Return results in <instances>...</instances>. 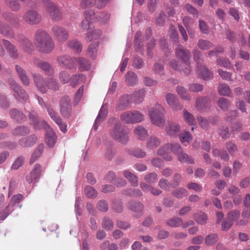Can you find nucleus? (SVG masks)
I'll return each instance as SVG.
<instances>
[{
  "label": "nucleus",
  "instance_id": "6ab92c4d",
  "mask_svg": "<svg viewBox=\"0 0 250 250\" xmlns=\"http://www.w3.org/2000/svg\"><path fill=\"white\" fill-rule=\"evenodd\" d=\"M180 126L174 123H169L165 127L167 135L171 137L176 136L180 131Z\"/></svg>",
  "mask_w": 250,
  "mask_h": 250
},
{
  "label": "nucleus",
  "instance_id": "dca6fc26",
  "mask_svg": "<svg viewBox=\"0 0 250 250\" xmlns=\"http://www.w3.org/2000/svg\"><path fill=\"white\" fill-rule=\"evenodd\" d=\"M166 99L167 104L175 111H178L182 109V106L178 103V99L177 96L171 93H168L166 96Z\"/></svg>",
  "mask_w": 250,
  "mask_h": 250
},
{
  "label": "nucleus",
  "instance_id": "6e6552de",
  "mask_svg": "<svg viewBox=\"0 0 250 250\" xmlns=\"http://www.w3.org/2000/svg\"><path fill=\"white\" fill-rule=\"evenodd\" d=\"M42 4L54 20L58 21L62 19V13L55 3L50 0H44Z\"/></svg>",
  "mask_w": 250,
  "mask_h": 250
},
{
  "label": "nucleus",
  "instance_id": "c85d7f7f",
  "mask_svg": "<svg viewBox=\"0 0 250 250\" xmlns=\"http://www.w3.org/2000/svg\"><path fill=\"white\" fill-rule=\"evenodd\" d=\"M123 175L131 183L133 187H137L138 185L137 176L128 170H125L123 172Z\"/></svg>",
  "mask_w": 250,
  "mask_h": 250
},
{
  "label": "nucleus",
  "instance_id": "a211bd4d",
  "mask_svg": "<svg viewBox=\"0 0 250 250\" xmlns=\"http://www.w3.org/2000/svg\"><path fill=\"white\" fill-rule=\"evenodd\" d=\"M195 105L198 110L203 111L210 107V103L207 98L199 97L196 99Z\"/></svg>",
  "mask_w": 250,
  "mask_h": 250
},
{
  "label": "nucleus",
  "instance_id": "423d86ee",
  "mask_svg": "<svg viewBox=\"0 0 250 250\" xmlns=\"http://www.w3.org/2000/svg\"><path fill=\"white\" fill-rule=\"evenodd\" d=\"M121 121L126 124L138 123L144 120V115L137 110L127 111L120 116Z\"/></svg>",
  "mask_w": 250,
  "mask_h": 250
},
{
  "label": "nucleus",
  "instance_id": "09e8293b",
  "mask_svg": "<svg viewBox=\"0 0 250 250\" xmlns=\"http://www.w3.org/2000/svg\"><path fill=\"white\" fill-rule=\"evenodd\" d=\"M76 61L79 64L80 69L81 70H87L90 66L89 62L84 58H79Z\"/></svg>",
  "mask_w": 250,
  "mask_h": 250
},
{
  "label": "nucleus",
  "instance_id": "3c124183",
  "mask_svg": "<svg viewBox=\"0 0 250 250\" xmlns=\"http://www.w3.org/2000/svg\"><path fill=\"white\" fill-rule=\"evenodd\" d=\"M196 222L199 224L204 225L206 223L208 219L207 216L203 212H199L194 215Z\"/></svg>",
  "mask_w": 250,
  "mask_h": 250
},
{
  "label": "nucleus",
  "instance_id": "c03bdc74",
  "mask_svg": "<svg viewBox=\"0 0 250 250\" xmlns=\"http://www.w3.org/2000/svg\"><path fill=\"white\" fill-rule=\"evenodd\" d=\"M6 4L13 11H18L21 8L17 0H6Z\"/></svg>",
  "mask_w": 250,
  "mask_h": 250
},
{
  "label": "nucleus",
  "instance_id": "7c9ffc66",
  "mask_svg": "<svg viewBox=\"0 0 250 250\" xmlns=\"http://www.w3.org/2000/svg\"><path fill=\"white\" fill-rule=\"evenodd\" d=\"M15 69L22 83L26 85H28L30 83L29 79L23 68L19 65H16Z\"/></svg>",
  "mask_w": 250,
  "mask_h": 250
},
{
  "label": "nucleus",
  "instance_id": "4c0bfd02",
  "mask_svg": "<svg viewBox=\"0 0 250 250\" xmlns=\"http://www.w3.org/2000/svg\"><path fill=\"white\" fill-rule=\"evenodd\" d=\"M172 194L177 199H182L188 195V192L185 188H180L173 190Z\"/></svg>",
  "mask_w": 250,
  "mask_h": 250
},
{
  "label": "nucleus",
  "instance_id": "603ef678",
  "mask_svg": "<svg viewBox=\"0 0 250 250\" xmlns=\"http://www.w3.org/2000/svg\"><path fill=\"white\" fill-rule=\"evenodd\" d=\"M11 204H8L6 207L0 212V220H4L14 210V208H11Z\"/></svg>",
  "mask_w": 250,
  "mask_h": 250
},
{
  "label": "nucleus",
  "instance_id": "ddd939ff",
  "mask_svg": "<svg viewBox=\"0 0 250 250\" xmlns=\"http://www.w3.org/2000/svg\"><path fill=\"white\" fill-rule=\"evenodd\" d=\"M2 42L8 55L13 59H17L19 58V53L17 47L8 40L5 39H2Z\"/></svg>",
  "mask_w": 250,
  "mask_h": 250
},
{
  "label": "nucleus",
  "instance_id": "6e6d98bb",
  "mask_svg": "<svg viewBox=\"0 0 250 250\" xmlns=\"http://www.w3.org/2000/svg\"><path fill=\"white\" fill-rule=\"evenodd\" d=\"M184 119L185 122L189 125H194L195 121L194 116L187 110L184 111Z\"/></svg>",
  "mask_w": 250,
  "mask_h": 250
},
{
  "label": "nucleus",
  "instance_id": "79ce46f5",
  "mask_svg": "<svg viewBox=\"0 0 250 250\" xmlns=\"http://www.w3.org/2000/svg\"><path fill=\"white\" fill-rule=\"evenodd\" d=\"M212 153L214 156H220L221 159L225 161H228L229 159V154L226 152V151L224 150H219L216 148L213 150Z\"/></svg>",
  "mask_w": 250,
  "mask_h": 250
},
{
  "label": "nucleus",
  "instance_id": "338daca9",
  "mask_svg": "<svg viewBox=\"0 0 250 250\" xmlns=\"http://www.w3.org/2000/svg\"><path fill=\"white\" fill-rule=\"evenodd\" d=\"M114 226L113 223L110 219L104 217L102 223V227L106 230H111Z\"/></svg>",
  "mask_w": 250,
  "mask_h": 250
},
{
  "label": "nucleus",
  "instance_id": "13d9d810",
  "mask_svg": "<svg viewBox=\"0 0 250 250\" xmlns=\"http://www.w3.org/2000/svg\"><path fill=\"white\" fill-rule=\"evenodd\" d=\"M144 180L148 184L154 183L158 180V175L155 172L147 173L145 176Z\"/></svg>",
  "mask_w": 250,
  "mask_h": 250
},
{
  "label": "nucleus",
  "instance_id": "f3484780",
  "mask_svg": "<svg viewBox=\"0 0 250 250\" xmlns=\"http://www.w3.org/2000/svg\"><path fill=\"white\" fill-rule=\"evenodd\" d=\"M107 114L108 109L106 106L105 105H103L95 119V123L93 126V128L94 129H97L98 125L105 119Z\"/></svg>",
  "mask_w": 250,
  "mask_h": 250
},
{
  "label": "nucleus",
  "instance_id": "f8f14e48",
  "mask_svg": "<svg viewBox=\"0 0 250 250\" xmlns=\"http://www.w3.org/2000/svg\"><path fill=\"white\" fill-rule=\"evenodd\" d=\"M9 82L14 91V97L17 99L19 97L23 101H26L28 97L25 90L21 88L14 81L10 80Z\"/></svg>",
  "mask_w": 250,
  "mask_h": 250
},
{
  "label": "nucleus",
  "instance_id": "ea45409f",
  "mask_svg": "<svg viewBox=\"0 0 250 250\" xmlns=\"http://www.w3.org/2000/svg\"><path fill=\"white\" fill-rule=\"evenodd\" d=\"M85 79V76L83 74L73 75L71 79L70 84L73 86H76L78 84L83 83Z\"/></svg>",
  "mask_w": 250,
  "mask_h": 250
},
{
  "label": "nucleus",
  "instance_id": "a878e982",
  "mask_svg": "<svg viewBox=\"0 0 250 250\" xmlns=\"http://www.w3.org/2000/svg\"><path fill=\"white\" fill-rule=\"evenodd\" d=\"M37 138L32 135L27 138H23L19 141L20 145L23 147H29L33 146L37 142Z\"/></svg>",
  "mask_w": 250,
  "mask_h": 250
},
{
  "label": "nucleus",
  "instance_id": "1a4fd4ad",
  "mask_svg": "<svg viewBox=\"0 0 250 250\" xmlns=\"http://www.w3.org/2000/svg\"><path fill=\"white\" fill-rule=\"evenodd\" d=\"M176 57L181 60L186 65L190 63L191 58L190 52L189 50L181 45H178L175 49Z\"/></svg>",
  "mask_w": 250,
  "mask_h": 250
},
{
  "label": "nucleus",
  "instance_id": "5701e85b",
  "mask_svg": "<svg viewBox=\"0 0 250 250\" xmlns=\"http://www.w3.org/2000/svg\"><path fill=\"white\" fill-rule=\"evenodd\" d=\"M3 18L8 21L13 27H18L20 25L19 20L14 14L11 12H6L2 14Z\"/></svg>",
  "mask_w": 250,
  "mask_h": 250
},
{
  "label": "nucleus",
  "instance_id": "412c9836",
  "mask_svg": "<svg viewBox=\"0 0 250 250\" xmlns=\"http://www.w3.org/2000/svg\"><path fill=\"white\" fill-rule=\"evenodd\" d=\"M131 100H132L131 96L128 95L121 97L117 104V109L119 110H124L128 108Z\"/></svg>",
  "mask_w": 250,
  "mask_h": 250
},
{
  "label": "nucleus",
  "instance_id": "8fccbe9b",
  "mask_svg": "<svg viewBox=\"0 0 250 250\" xmlns=\"http://www.w3.org/2000/svg\"><path fill=\"white\" fill-rule=\"evenodd\" d=\"M59 78L60 81L62 84H65L71 81V77H70V74L66 71L63 70L60 72Z\"/></svg>",
  "mask_w": 250,
  "mask_h": 250
},
{
  "label": "nucleus",
  "instance_id": "bb28decb",
  "mask_svg": "<svg viewBox=\"0 0 250 250\" xmlns=\"http://www.w3.org/2000/svg\"><path fill=\"white\" fill-rule=\"evenodd\" d=\"M161 144L160 139L155 136H151L146 143V147L148 149H154Z\"/></svg>",
  "mask_w": 250,
  "mask_h": 250
},
{
  "label": "nucleus",
  "instance_id": "0e129e2a",
  "mask_svg": "<svg viewBox=\"0 0 250 250\" xmlns=\"http://www.w3.org/2000/svg\"><path fill=\"white\" fill-rule=\"evenodd\" d=\"M46 109L48 115L50 117V118L55 122L56 121H58L61 117L58 115V114L54 110V109L49 105L46 106Z\"/></svg>",
  "mask_w": 250,
  "mask_h": 250
},
{
  "label": "nucleus",
  "instance_id": "c756f323",
  "mask_svg": "<svg viewBox=\"0 0 250 250\" xmlns=\"http://www.w3.org/2000/svg\"><path fill=\"white\" fill-rule=\"evenodd\" d=\"M128 207L132 211L140 213L136 216V217H139L142 215L141 213L144 208V206L142 204L131 201L128 203Z\"/></svg>",
  "mask_w": 250,
  "mask_h": 250
},
{
  "label": "nucleus",
  "instance_id": "774afa93",
  "mask_svg": "<svg viewBox=\"0 0 250 250\" xmlns=\"http://www.w3.org/2000/svg\"><path fill=\"white\" fill-rule=\"evenodd\" d=\"M240 216V212L237 210H234L230 212L227 216V219L232 223L237 220Z\"/></svg>",
  "mask_w": 250,
  "mask_h": 250
},
{
  "label": "nucleus",
  "instance_id": "7ed1b4c3",
  "mask_svg": "<svg viewBox=\"0 0 250 250\" xmlns=\"http://www.w3.org/2000/svg\"><path fill=\"white\" fill-rule=\"evenodd\" d=\"M109 122L114 124V126L109 130L110 136L119 143L126 145L129 140L128 133L122 126L121 123L116 118H110Z\"/></svg>",
  "mask_w": 250,
  "mask_h": 250
},
{
  "label": "nucleus",
  "instance_id": "f03ea898",
  "mask_svg": "<svg viewBox=\"0 0 250 250\" xmlns=\"http://www.w3.org/2000/svg\"><path fill=\"white\" fill-rule=\"evenodd\" d=\"M29 118L31 124L34 125L36 129L44 128L47 129L45 136V142L46 145L50 147H53L57 141V136L50 128L47 124L44 121H39L36 118V114L35 112H31L29 114Z\"/></svg>",
  "mask_w": 250,
  "mask_h": 250
},
{
  "label": "nucleus",
  "instance_id": "f257e3e1",
  "mask_svg": "<svg viewBox=\"0 0 250 250\" xmlns=\"http://www.w3.org/2000/svg\"><path fill=\"white\" fill-rule=\"evenodd\" d=\"M34 43L38 49L44 53L51 52L55 47L54 42L44 31L38 30L34 37Z\"/></svg>",
  "mask_w": 250,
  "mask_h": 250
},
{
  "label": "nucleus",
  "instance_id": "c9c22d12",
  "mask_svg": "<svg viewBox=\"0 0 250 250\" xmlns=\"http://www.w3.org/2000/svg\"><path fill=\"white\" fill-rule=\"evenodd\" d=\"M67 45L68 47L71 48L77 53H79L82 51V44L78 41L76 40L73 39L67 42Z\"/></svg>",
  "mask_w": 250,
  "mask_h": 250
},
{
  "label": "nucleus",
  "instance_id": "39448f33",
  "mask_svg": "<svg viewBox=\"0 0 250 250\" xmlns=\"http://www.w3.org/2000/svg\"><path fill=\"white\" fill-rule=\"evenodd\" d=\"M165 109L160 104H156L155 107L151 108L149 110V115L152 123L159 127H163L165 122Z\"/></svg>",
  "mask_w": 250,
  "mask_h": 250
},
{
  "label": "nucleus",
  "instance_id": "393cba45",
  "mask_svg": "<svg viewBox=\"0 0 250 250\" xmlns=\"http://www.w3.org/2000/svg\"><path fill=\"white\" fill-rule=\"evenodd\" d=\"M140 187L143 191H149L152 195L155 196H158L162 193V191L159 189L156 188L150 184L145 182H141L140 183Z\"/></svg>",
  "mask_w": 250,
  "mask_h": 250
},
{
  "label": "nucleus",
  "instance_id": "f704fd0d",
  "mask_svg": "<svg viewBox=\"0 0 250 250\" xmlns=\"http://www.w3.org/2000/svg\"><path fill=\"white\" fill-rule=\"evenodd\" d=\"M11 117L18 122H21L25 119L24 114L16 109H11L10 111Z\"/></svg>",
  "mask_w": 250,
  "mask_h": 250
},
{
  "label": "nucleus",
  "instance_id": "20e7f679",
  "mask_svg": "<svg viewBox=\"0 0 250 250\" xmlns=\"http://www.w3.org/2000/svg\"><path fill=\"white\" fill-rule=\"evenodd\" d=\"M33 78L36 86L39 91L42 93L46 92L47 88L54 91L58 90L59 89V83L55 79L51 78L45 80L41 75L38 74H34Z\"/></svg>",
  "mask_w": 250,
  "mask_h": 250
},
{
  "label": "nucleus",
  "instance_id": "de8ad7c7",
  "mask_svg": "<svg viewBox=\"0 0 250 250\" xmlns=\"http://www.w3.org/2000/svg\"><path fill=\"white\" fill-rule=\"evenodd\" d=\"M43 149V145L41 144L35 150L32 154L30 160V163L32 164L34 163L37 159H38L42 154Z\"/></svg>",
  "mask_w": 250,
  "mask_h": 250
},
{
  "label": "nucleus",
  "instance_id": "2f4dec72",
  "mask_svg": "<svg viewBox=\"0 0 250 250\" xmlns=\"http://www.w3.org/2000/svg\"><path fill=\"white\" fill-rule=\"evenodd\" d=\"M198 72L199 75L204 80H209L213 77L212 73L210 72L205 66H201L198 68Z\"/></svg>",
  "mask_w": 250,
  "mask_h": 250
},
{
  "label": "nucleus",
  "instance_id": "cd10ccee",
  "mask_svg": "<svg viewBox=\"0 0 250 250\" xmlns=\"http://www.w3.org/2000/svg\"><path fill=\"white\" fill-rule=\"evenodd\" d=\"M125 83L130 86H134L138 83V80L137 75L133 72H128L125 75Z\"/></svg>",
  "mask_w": 250,
  "mask_h": 250
},
{
  "label": "nucleus",
  "instance_id": "e2e57ef3",
  "mask_svg": "<svg viewBox=\"0 0 250 250\" xmlns=\"http://www.w3.org/2000/svg\"><path fill=\"white\" fill-rule=\"evenodd\" d=\"M24 162V158L22 156L18 157L11 167L12 170H17L22 166Z\"/></svg>",
  "mask_w": 250,
  "mask_h": 250
},
{
  "label": "nucleus",
  "instance_id": "4d7b16f0",
  "mask_svg": "<svg viewBox=\"0 0 250 250\" xmlns=\"http://www.w3.org/2000/svg\"><path fill=\"white\" fill-rule=\"evenodd\" d=\"M84 193L86 196L89 198H95L97 195L96 190L91 186H86L84 188Z\"/></svg>",
  "mask_w": 250,
  "mask_h": 250
},
{
  "label": "nucleus",
  "instance_id": "473e14b6",
  "mask_svg": "<svg viewBox=\"0 0 250 250\" xmlns=\"http://www.w3.org/2000/svg\"><path fill=\"white\" fill-rule=\"evenodd\" d=\"M145 91L144 89L134 92L131 96L132 101L135 104L141 103L145 97Z\"/></svg>",
  "mask_w": 250,
  "mask_h": 250
},
{
  "label": "nucleus",
  "instance_id": "72a5a7b5",
  "mask_svg": "<svg viewBox=\"0 0 250 250\" xmlns=\"http://www.w3.org/2000/svg\"><path fill=\"white\" fill-rule=\"evenodd\" d=\"M127 153L130 156L135 157L137 158H143L146 155V153L140 148L128 149L127 150Z\"/></svg>",
  "mask_w": 250,
  "mask_h": 250
},
{
  "label": "nucleus",
  "instance_id": "aec40b11",
  "mask_svg": "<svg viewBox=\"0 0 250 250\" xmlns=\"http://www.w3.org/2000/svg\"><path fill=\"white\" fill-rule=\"evenodd\" d=\"M0 33L9 38H13L15 33L11 26L0 21Z\"/></svg>",
  "mask_w": 250,
  "mask_h": 250
},
{
  "label": "nucleus",
  "instance_id": "49530a36",
  "mask_svg": "<svg viewBox=\"0 0 250 250\" xmlns=\"http://www.w3.org/2000/svg\"><path fill=\"white\" fill-rule=\"evenodd\" d=\"M172 147L171 143H167L158 149L157 153L158 155L164 156L171 152Z\"/></svg>",
  "mask_w": 250,
  "mask_h": 250
},
{
  "label": "nucleus",
  "instance_id": "680f3d73",
  "mask_svg": "<svg viewBox=\"0 0 250 250\" xmlns=\"http://www.w3.org/2000/svg\"><path fill=\"white\" fill-rule=\"evenodd\" d=\"M217 104L220 108L226 111L228 110L230 106V103L227 99L224 98H221L218 100Z\"/></svg>",
  "mask_w": 250,
  "mask_h": 250
},
{
  "label": "nucleus",
  "instance_id": "69168bd1",
  "mask_svg": "<svg viewBox=\"0 0 250 250\" xmlns=\"http://www.w3.org/2000/svg\"><path fill=\"white\" fill-rule=\"evenodd\" d=\"M21 45L24 51L28 53L31 52V43L29 40L27 39H23L21 42Z\"/></svg>",
  "mask_w": 250,
  "mask_h": 250
},
{
  "label": "nucleus",
  "instance_id": "a19ab883",
  "mask_svg": "<svg viewBox=\"0 0 250 250\" xmlns=\"http://www.w3.org/2000/svg\"><path fill=\"white\" fill-rule=\"evenodd\" d=\"M218 91L221 95L230 96L231 94L230 88L226 84H220L218 87Z\"/></svg>",
  "mask_w": 250,
  "mask_h": 250
},
{
  "label": "nucleus",
  "instance_id": "5fc2aeb1",
  "mask_svg": "<svg viewBox=\"0 0 250 250\" xmlns=\"http://www.w3.org/2000/svg\"><path fill=\"white\" fill-rule=\"evenodd\" d=\"M176 91L181 98L187 100H190V96L188 94L187 89L184 87L181 86L177 87Z\"/></svg>",
  "mask_w": 250,
  "mask_h": 250
},
{
  "label": "nucleus",
  "instance_id": "9d476101",
  "mask_svg": "<svg viewBox=\"0 0 250 250\" xmlns=\"http://www.w3.org/2000/svg\"><path fill=\"white\" fill-rule=\"evenodd\" d=\"M52 30L55 38L60 42H65L69 38L68 31L63 27L56 25Z\"/></svg>",
  "mask_w": 250,
  "mask_h": 250
},
{
  "label": "nucleus",
  "instance_id": "0eeeda50",
  "mask_svg": "<svg viewBox=\"0 0 250 250\" xmlns=\"http://www.w3.org/2000/svg\"><path fill=\"white\" fill-rule=\"evenodd\" d=\"M41 15L37 11L34 9L27 10L22 16L23 22L28 25L38 24L41 21Z\"/></svg>",
  "mask_w": 250,
  "mask_h": 250
},
{
  "label": "nucleus",
  "instance_id": "37998d69",
  "mask_svg": "<svg viewBox=\"0 0 250 250\" xmlns=\"http://www.w3.org/2000/svg\"><path fill=\"white\" fill-rule=\"evenodd\" d=\"M177 157L178 160L181 163H188L190 164L194 163L193 159L191 157L189 156L188 154L184 153L183 151L178 154Z\"/></svg>",
  "mask_w": 250,
  "mask_h": 250
},
{
  "label": "nucleus",
  "instance_id": "e433bc0d",
  "mask_svg": "<svg viewBox=\"0 0 250 250\" xmlns=\"http://www.w3.org/2000/svg\"><path fill=\"white\" fill-rule=\"evenodd\" d=\"M102 32L100 30H93L88 32L85 36V40L88 42L98 39L101 36Z\"/></svg>",
  "mask_w": 250,
  "mask_h": 250
},
{
  "label": "nucleus",
  "instance_id": "a18cd8bd",
  "mask_svg": "<svg viewBox=\"0 0 250 250\" xmlns=\"http://www.w3.org/2000/svg\"><path fill=\"white\" fill-rule=\"evenodd\" d=\"M99 44V42L96 41L89 45L87 49V53L90 57L93 58L95 56L97 53Z\"/></svg>",
  "mask_w": 250,
  "mask_h": 250
},
{
  "label": "nucleus",
  "instance_id": "bf43d9fd",
  "mask_svg": "<svg viewBox=\"0 0 250 250\" xmlns=\"http://www.w3.org/2000/svg\"><path fill=\"white\" fill-rule=\"evenodd\" d=\"M167 224L173 228L179 227L182 224V219L180 218L175 217L168 220Z\"/></svg>",
  "mask_w": 250,
  "mask_h": 250
},
{
  "label": "nucleus",
  "instance_id": "864d4df0",
  "mask_svg": "<svg viewBox=\"0 0 250 250\" xmlns=\"http://www.w3.org/2000/svg\"><path fill=\"white\" fill-rule=\"evenodd\" d=\"M198 46L202 50H208L213 46L212 43L208 40L200 39L197 43Z\"/></svg>",
  "mask_w": 250,
  "mask_h": 250
},
{
  "label": "nucleus",
  "instance_id": "2eb2a0df",
  "mask_svg": "<svg viewBox=\"0 0 250 250\" xmlns=\"http://www.w3.org/2000/svg\"><path fill=\"white\" fill-rule=\"evenodd\" d=\"M71 109L70 104V99L68 96H64L62 98L60 103V111L62 116H67Z\"/></svg>",
  "mask_w": 250,
  "mask_h": 250
},
{
  "label": "nucleus",
  "instance_id": "4468645a",
  "mask_svg": "<svg viewBox=\"0 0 250 250\" xmlns=\"http://www.w3.org/2000/svg\"><path fill=\"white\" fill-rule=\"evenodd\" d=\"M33 63L35 66L49 75H53L55 73L53 67L47 62H43L35 58L33 61Z\"/></svg>",
  "mask_w": 250,
  "mask_h": 250
},
{
  "label": "nucleus",
  "instance_id": "58836bf2",
  "mask_svg": "<svg viewBox=\"0 0 250 250\" xmlns=\"http://www.w3.org/2000/svg\"><path fill=\"white\" fill-rule=\"evenodd\" d=\"M192 137L190 133L188 131H185L180 136V140L184 146H188L192 141Z\"/></svg>",
  "mask_w": 250,
  "mask_h": 250
},
{
  "label": "nucleus",
  "instance_id": "b1692460",
  "mask_svg": "<svg viewBox=\"0 0 250 250\" xmlns=\"http://www.w3.org/2000/svg\"><path fill=\"white\" fill-rule=\"evenodd\" d=\"M92 13L93 12L91 11H85L84 15V19L83 20L80 25L83 30L85 31L90 28V23L92 19Z\"/></svg>",
  "mask_w": 250,
  "mask_h": 250
},
{
  "label": "nucleus",
  "instance_id": "052dcab7",
  "mask_svg": "<svg viewBox=\"0 0 250 250\" xmlns=\"http://www.w3.org/2000/svg\"><path fill=\"white\" fill-rule=\"evenodd\" d=\"M29 133L28 128L23 126H20L15 128L14 134L17 136L24 135Z\"/></svg>",
  "mask_w": 250,
  "mask_h": 250
},
{
  "label": "nucleus",
  "instance_id": "4be33fe9",
  "mask_svg": "<svg viewBox=\"0 0 250 250\" xmlns=\"http://www.w3.org/2000/svg\"><path fill=\"white\" fill-rule=\"evenodd\" d=\"M134 134L136 138L140 141H144L148 137L147 130L141 125H138L134 130Z\"/></svg>",
  "mask_w": 250,
  "mask_h": 250
},
{
  "label": "nucleus",
  "instance_id": "9b49d317",
  "mask_svg": "<svg viewBox=\"0 0 250 250\" xmlns=\"http://www.w3.org/2000/svg\"><path fill=\"white\" fill-rule=\"evenodd\" d=\"M57 62L60 66H64L69 69L75 67L76 59L67 55L59 56L57 59Z\"/></svg>",
  "mask_w": 250,
  "mask_h": 250
}]
</instances>
